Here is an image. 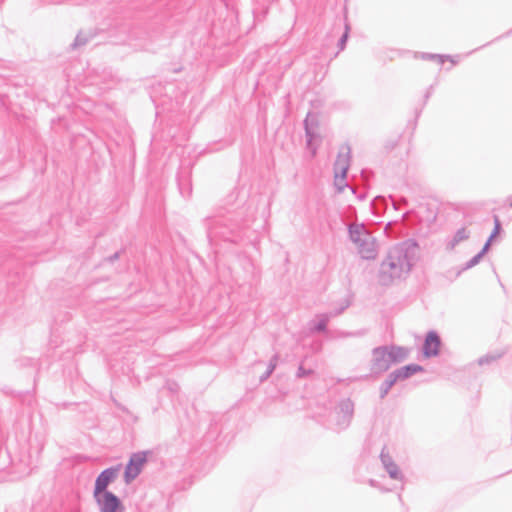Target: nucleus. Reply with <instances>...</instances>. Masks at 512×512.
I'll return each instance as SVG.
<instances>
[{
  "mask_svg": "<svg viewBox=\"0 0 512 512\" xmlns=\"http://www.w3.org/2000/svg\"><path fill=\"white\" fill-rule=\"evenodd\" d=\"M400 202H401L402 204H407V200H406L405 198H402V199L400 200Z\"/></svg>",
  "mask_w": 512,
  "mask_h": 512,
  "instance_id": "nucleus-28",
  "label": "nucleus"
},
{
  "mask_svg": "<svg viewBox=\"0 0 512 512\" xmlns=\"http://www.w3.org/2000/svg\"><path fill=\"white\" fill-rule=\"evenodd\" d=\"M415 249V244L404 242L389 250L379 269V280L383 285H389L410 272Z\"/></svg>",
  "mask_w": 512,
  "mask_h": 512,
  "instance_id": "nucleus-1",
  "label": "nucleus"
},
{
  "mask_svg": "<svg viewBox=\"0 0 512 512\" xmlns=\"http://www.w3.org/2000/svg\"><path fill=\"white\" fill-rule=\"evenodd\" d=\"M119 257L118 253H115L113 256L110 257V260L113 261Z\"/></svg>",
  "mask_w": 512,
  "mask_h": 512,
  "instance_id": "nucleus-26",
  "label": "nucleus"
},
{
  "mask_svg": "<svg viewBox=\"0 0 512 512\" xmlns=\"http://www.w3.org/2000/svg\"><path fill=\"white\" fill-rule=\"evenodd\" d=\"M388 352L391 357L392 364L405 360L409 353L406 348L399 346H388Z\"/></svg>",
  "mask_w": 512,
  "mask_h": 512,
  "instance_id": "nucleus-15",
  "label": "nucleus"
},
{
  "mask_svg": "<svg viewBox=\"0 0 512 512\" xmlns=\"http://www.w3.org/2000/svg\"><path fill=\"white\" fill-rule=\"evenodd\" d=\"M421 57H422V59H425V60L437 59L439 64H443L446 59L450 58V56H446V55L429 54V53H423Z\"/></svg>",
  "mask_w": 512,
  "mask_h": 512,
  "instance_id": "nucleus-20",
  "label": "nucleus"
},
{
  "mask_svg": "<svg viewBox=\"0 0 512 512\" xmlns=\"http://www.w3.org/2000/svg\"><path fill=\"white\" fill-rule=\"evenodd\" d=\"M312 372H313L312 370H310V369L307 370L302 365H300L298 370H297V374L296 375H297L298 378H303V377H306V376L312 374Z\"/></svg>",
  "mask_w": 512,
  "mask_h": 512,
  "instance_id": "nucleus-24",
  "label": "nucleus"
},
{
  "mask_svg": "<svg viewBox=\"0 0 512 512\" xmlns=\"http://www.w3.org/2000/svg\"><path fill=\"white\" fill-rule=\"evenodd\" d=\"M334 185L338 192H342L347 186L346 176H342L341 173L334 172Z\"/></svg>",
  "mask_w": 512,
  "mask_h": 512,
  "instance_id": "nucleus-19",
  "label": "nucleus"
},
{
  "mask_svg": "<svg viewBox=\"0 0 512 512\" xmlns=\"http://www.w3.org/2000/svg\"><path fill=\"white\" fill-rule=\"evenodd\" d=\"M469 236L470 232L465 227L458 229L452 239L447 242V249L453 250L460 242L467 240Z\"/></svg>",
  "mask_w": 512,
  "mask_h": 512,
  "instance_id": "nucleus-16",
  "label": "nucleus"
},
{
  "mask_svg": "<svg viewBox=\"0 0 512 512\" xmlns=\"http://www.w3.org/2000/svg\"><path fill=\"white\" fill-rule=\"evenodd\" d=\"M278 359H279L278 354H275L270 359L266 372L263 375L260 376V381L261 382H264L265 380H267L271 376V374L274 372V370H275V368L277 366V363H278Z\"/></svg>",
  "mask_w": 512,
  "mask_h": 512,
  "instance_id": "nucleus-18",
  "label": "nucleus"
},
{
  "mask_svg": "<svg viewBox=\"0 0 512 512\" xmlns=\"http://www.w3.org/2000/svg\"><path fill=\"white\" fill-rule=\"evenodd\" d=\"M508 204L510 207H512V195L508 198Z\"/></svg>",
  "mask_w": 512,
  "mask_h": 512,
  "instance_id": "nucleus-27",
  "label": "nucleus"
},
{
  "mask_svg": "<svg viewBox=\"0 0 512 512\" xmlns=\"http://www.w3.org/2000/svg\"><path fill=\"white\" fill-rule=\"evenodd\" d=\"M392 365L389 356L388 346L376 347L372 350L371 371L374 374H381L387 371Z\"/></svg>",
  "mask_w": 512,
  "mask_h": 512,
  "instance_id": "nucleus-5",
  "label": "nucleus"
},
{
  "mask_svg": "<svg viewBox=\"0 0 512 512\" xmlns=\"http://www.w3.org/2000/svg\"><path fill=\"white\" fill-rule=\"evenodd\" d=\"M343 311V308L340 310H337L335 312H329V313H323L317 315L318 322L311 328L312 330L316 332H323L326 330L327 323L332 317H335L339 314H341Z\"/></svg>",
  "mask_w": 512,
  "mask_h": 512,
  "instance_id": "nucleus-13",
  "label": "nucleus"
},
{
  "mask_svg": "<svg viewBox=\"0 0 512 512\" xmlns=\"http://www.w3.org/2000/svg\"><path fill=\"white\" fill-rule=\"evenodd\" d=\"M390 200L392 202V206L395 210H398L399 209V203L397 201H395L392 197H390Z\"/></svg>",
  "mask_w": 512,
  "mask_h": 512,
  "instance_id": "nucleus-25",
  "label": "nucleus"
},
{
  "mask_svg": "<svg viewBox=\"0 0 512 512\" xmlns=\"http://www.w3.org/2000/svg\"><path fill=\"white\" fill-rule=\"evenodd\" d=\"M146 460V453L144 452L134 453L131 456L124 473V481L126 484L131 483L138 477Z\"/></svg>",
  "mask_w": 512,
  "mask_h": 512,
  "instance_id": "nucleus-6",
  "label": "nucleus"
},
{
  "mask_svg": "<svg viewBox=\"0 0 512 512\" xmlns=\"http://www.w3.org/2000/svg\"><path fill=\"white\" fill-rule=\"evenodd\" d=\"M99 512H125L121 500L114 493H106L105 496L94 499Z\"/></svg>",
  "mask_w": 512,
  "mask_h": 512,
  "instance_id": "nucleus-7",
  "label": "nucleus"
},
{
  "mask_svg": "<svg viewBox=\"0 0 512 512\" xmlns=\"http://www.w3.org/2000/svg\"><path fill=\"white\" fill-rule=\"evenodd\" d=\"M351 148L349 145H342L339 149L337 158L334 163V172L341 173L346 176L350 166Z\"/></svg>",
  "mask_w": 512,
  "mask_h": 512,
  "instance_id": "nucleus-10",
  "label": "nucleus"
},
{
  "mask_svg": "<svg viewBox=\"0 0 512 512\" xmlns=\"http://www.w3.org/2000/svg\"><path fill=\"white\" fill-rule=\"evenodd\" d=\"M349 239L356 246L357 252L365 260H373L378 255V245L375 237L362 223H352L348 226Z\"/></svg>",
  "mask_w": 512,
  "mask_h": 512,
  "instance_id": "nucleus-2",
  "label": "nucleus"
},
{
  "mask_svg": "<svg viewBox=\"0 0 512 512\" xmlns=\"http://www.w3.org/2000/svg\"><path fill=\"white\" fill-rule=\"evenodd\" d=\"M88 41H89V38L86 35H84L83 33H79L76 36V38L72 44V47L78 48V47L84 46L85 44L88 43Z\"/></svg>",
  "mask_w": 512,
  "mask_h": 512,
  "instance_id": "nucleus-21",
  "label": "nucleus"
},
{
  "mask_svg": "<svg viewBox=\"0 0 512 512\" xmlns=\"http://www.w3.org/2000/svg\"><path fill=\"white\" fill-rule=\"evenodd\" d=\"M348 33H349V25L346 23L345 24V32L343 33V35L341 36V38L339 39V42H338V47L340 50H343L345 48V45H346V42L348 39Z\"/></svg>",
  "mask_w": 512,
  "mask_h": 512,
  "instance_id": "nucleus-22",
  "label": "nucleus"
},
{
  "mask_svg": "<svg viewBox=\"0 0 512 512\" xmlns=\"http://www.w3.org/2000/svg\"><path fill=\"white\" fill-rule=\"evenodd\" d=\"M500 357V355H485L481 358H479L478 360V363L479 365H485V364H489L493 361H496L498 358Z\"/></svg>",
  "mask_w": 512,
  "mask_h": 512,
  "instance_id": "nucleus-23",
  "label": "nucleus"
},
{
  "mask_svg": "<svg viewBox=\"0 0 512 512\" xmlns=\"http://www.w3.org/2000/svg\"><path fill=\"white\" fill-rule=\"evenodd\" d=\"M423 371V367L417 364H409L406 366H403L399 369H396L394 372L395 377L398 380H404L409 378L410 376L414 375L415 373Z\"/></svg>",
  "mask_w": 512,
  "mask_h": 512,
  "instance_id": "nucleus-12",
  "label": "nucleus"
},
{
  "mask_svg": "<svg viewBox=\"0 0 512 512\" xmlns=\"http://www.w3.org/2000/svg\"><path fill=\"white\" fill-rule=\"evenodd\" d=\"M500 228H501V226H500L499 219L497 217H495L494 230L491 233L490 237L488 238L487 242L485 243L484 247L482 248V250L479 253H477L474 257H472L468 262L465 263V265L461 268V270L458 271L457 275H460L461 272L476 266L480 262L482 257L488 251V249L491 245L492 239L499 233Z\"/></svg>",
  "mask_w": 512,
  "mask_h": 512,
  "instance_id": "nucleus-8",
  "label": "nucleus"
},
{
  "mask_svg": "<svg viewBox=\"0 0 512 512\" xmlns=\"http://www.w3.org/2000/svg\"><path fill=\"white\" fill-rule=\"evenodd\" d=\"M119 466L118 467H110L105 470H103L96 478L95 485H94V491H93V498H100L102 496H105L106 493H112L111 491L107 490V487L110 483H112L118 474Z\"/></svg>",
  "mask_w": 512,
  "mask_h": 512,
  "instance_id": "nucleus-4",
  "label": "nucleus"
},
{
  "mask_svg": "<svg viewBox=\"0 0 512 512\" xmlns=\"http://www.w3.org/2000/svg\"><path fill=\"white\" fill-rule=\"evenodd\" d=\"M398 381L394 372H391L380 387V398L383 399L389 393L392 386Z\"/></svg>",
  "mask_w": 512,
  "mask_h": 512,
  "instance_id": "nucleus-17",
  "label": "nucleus"
},
{
  "mask_svg": "<svg viewBox=\"0 0 512 512\" xmlns=\"http://www.w3.org/2000/svg\"><path fill=\"white\" fill-rule=\"evenodd\" d=\"M353 413V402L349 398L342 400L335 411L333 428L337 431L346 429L351 423Z\"/></svg>",
  "mask_w": 512,
  "mask_h": 512,
  "instance_id": "nucleus-3",
  "label": "nucleus"
},
{
  "mask_svg": "<svg viewBox=\"0 0 512 512\" xmlns=\"http://www.w3.org/2000/svg\"><path fill=\"white\" fill-rule=\"evenodd\" d=\"M441 339L437 332L429 331L423 344V355L426 358L435 357L439 354Z\"/></svg>",
  "mask_w": 512,
  "mask_h": 512,
  "instance_id": "nucleus-11",
  "label": "nucleus"
},
{
  "mask_svg": "<svg viewBox=\"0 0 512 512\" xmlns=\"http://www.w3.org/2000/svg\"><path fill=\"white\" fill-rule=\"evenodd\" d=\"M380 460L383 468L388 473L389 477L393 480L403 481L404 475L399 469L398 465L394 462L392 457L386 451V448H383L380 454Z\"/></svg>",
  "mask_w": 512,
  "mask_h": 512,
  "instance_id": "nucleus-9",
  "label": "nucleus"
},
{
  "mask_svg": "<svg viewBox=\"0 0 512 512\" xmlns=\"http://www.w3.org/2000/svg\"><path fill=\"white\" fill-rule=\"evenodd\" d=\"M310 118L311 114L308 113L306 119L304 120V126H305V134L307 139V148L311 151V156L314 157L317 152V147L313 145L314 140V132L312 127L310 126Z\"/></svg>",
  "mask_w": 512,
  "mask_h": 512,
  "instance_id": "nucleus-14",
  "label": "nucleus"
}]
</instances>
